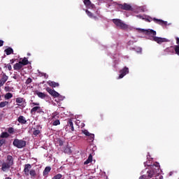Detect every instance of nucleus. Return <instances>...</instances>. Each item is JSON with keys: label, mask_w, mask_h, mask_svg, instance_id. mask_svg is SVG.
<instances>
[{"label": "nucleus", "mask_w": 179, "mask_h": 179, "mask_svg": "<svg viewBox=\"0 0 179 179\" xmlns=\"http://www.w3.org/2000/svg\"><path fill=\"white\" fill-rule=\"evenodd\" d=\"M140 31L141 33H144L146 36H150L149 39L152 40V41H155V43H157V44H162V43H169L170 40L166 38H160L157 37L156 36V31L153 29H140Z\"/></svg>", "instance_id": "nucleus-1"}, {"label": "nucleus", "mask_w": 179, "mask_h": 179, "mask_svg": "<svg viewBox=\"0 0 179 179\" xmlns=\"http://www.w3.org/2000/svg\"><path fill=\"white\" fill-rule=\"evenodd\" d=\"M160 169V164L159 163L153 164L150 165V169L146 171V174H143L139 177L138 179H150L153 177H156L159 170Z\"/></svg>", "instance_id": "nucleus-2"}, {"label": "nucleus", "mask_w": 179, "mask_h": 179, "mask_svg": "<svg viewBox=\"0 0 179 179\" xmlns=\"http://www.w3.org/2000/svg\"><path fill=\"white\" fill-rule=\"evenodd\" d=\"M113 23L117 26V27H119L121 30H127L128 29V24H125L122 20L120 19H113L112 20Z\"/></svg>", "instance_id": "nucleus-3"}, {"label": "nucleus", "mask_w": 179, "mask_h": 179, "mask_svg": "<svg viewBox=\"0 0 179 179\" xmlns=\"http://www.w3.org/2000/svg\"><path fill=\"white\" fill-rule=\"evenodd\" d=\"M13 145L15 146V148H17V149H22L26 147V141L15 138L13 142Z\"/></svg>", "instance_id": "nucleus-4"}, {"label": "nucleus", "mask_w": 179, "mask_h": 179, "mask_svg": "<svg viewBox=\"0 0 179 179\" xmlns=\"http://www.w3.org/2000/svg\"><path fill=\"white\" fill-rule=\"evenodd\" d=\"M152 20L155 22V23H157V24H161L162 26H163V24H165V25L167 24V21H164L163 20H159L156 18L152 19V17H149L145 18V22H148L149 23H150Z\"/></svg>", "instance_id": "nucleus-5"}, {"label": "nucleus", "mask_w": 179, "mask_h": 179, "mask_svg": "<svg viewBox=\"0 0 179 179\" xmlns=\"http://www.w3.org/2000/svg\"><path fill=\"white\" fill-rule=\"evenodd\" d=\"M0 167L1 171H3L4 173H6V171H9V169H10V165L8 164H6L5 162H2L0 160Z\"/></svg>", "instance_id": "nucleus-6"}, {"label": "nucleus", "mask_w": 179, "mask_h": 179, "mask_svg": "<svg viewBox=\"0 0 179 179\" xmlns=\"http://www.w3.org/2000/svg\"><path fill=\"white\" fill-rule=\"evenodd\" d=\"M65 130L69 132H73V131H75V127H73V122H72V120L69 119L68 120Z\"/></svg>", "instance_id": "nucleus-7"}, {"label": "nucleus", "mask_w": 179, "mask_h": 179, "mask_svg": "<svg viewBox=\"0 0 179 179\" xmlns=\"http://www.w3.org/2000/svg\"><path fill=\"white\" fill-rule=\"evenodd\" d=\"M119 73H120V76L118 77V79H122L124 76L127 75V73H129V69L125 66L119 71Z\"/></svg>", "instance_id": "nucleus-8"}, {"label": "nucleus", "mask_w": 179, "mask_h": 179, "mask_svg": "<svg viewBox=\"0 0 179 179\" xmlns=\"http://www.w3.org/2000/svg\"><path fill=\"white\" fill-rule=\"evenodd\" d=\"M45 90L52 97H59V93L57 92V91H55L50 87H46Z\"/></svg>", "instance_id": "nucleus-9"}, {"label": "nucleus", "mask_w": 179, "mask_h": 179, "mask_svg": "<svg viewBox=\"0 0 179 179\" xmlns=\"http://www.w3.org/2000/svg\"><path fill=\"white\" fill-rule=\"evenodd\" d=\"M15 103H17L18 106H20V107H22V108L26 107V105H24V103H26V99H24V98H22V97L16 98Z\"/></svg>", "instance_id": "nucleus-10"}, {"label": "nucleus", "mask_w": 179, "mask_h": 179, "mask_svg": "<svg viewBox=\"0 0 179 179\" xmlns=\"http://www.w3.org/2000/svg\"><path fill=\"white\" fill-rule=\"evenodd\" d=\"M8 79H9V77L6 76V73H3L0 79V87H2V86L6 83Z\"/></svg>", "instance_id": "nucleus-11"}, {"label": "nucleus", "mask_w": 179, "mask_h": 179, "mask_svg": "<svg viewBox=\"0 0 179 179\" xmlns=\"http://www.w3.org/2000/svg\"><path fill=\"white\" fill-rule=\"evenodd\" d=\"M13 69L14 71H17V72H22V70L23 69V66L20 63H16L13 65Z\"/></svg>", "instance_id": "nucleus-12"}, {"label": "nucleus", "mask_w": 179, "mask_h": 179, "mask_svg": "<svg viewBox=\"0 0 179 179\" xmlns=\"http://www.w3.org/2000/svg\"><path fill=\"white\" fill-rule=\"evenodd\" d=\"M6 162L7 164H9L11 167L13 166V157L11 155H7Z\"/></svg>", "instance_id": "nucleus-13"}, {"label": "nucleus", "mask_w": 179, "mask_h": 179, "mask_svg": "<svg viewBox=\"0 0 179 179\" xmlns=\"http://www.w3.org/2000/svg\"><path fill=\"white\" fill-rule=\"evenodd\" d=\"M120 6L123 10H131V9H132L131 5L125 3L124 4H120Z\"/></svg>", "instance_id": "nucleus-14"}, {"label": "nucleus", "mask_w": 179, "mask_h": 179, "mask_svg": "<svg viewBox=\"0 0 179 179\" xmlns=\"http://www.w3.org/2000/svg\"><path fill=\"white\" fill-rule=\"evenodd\" d=\"M30 169H31V165L29 164L24 165V172L25 176H29V173H30Z\"/></svg>", "instance_id": "nucleus-15"}, {"label": "nucleus", "mask_w": 179, "mask_h": 179, "mask_svg": "<svg viewBox=\"0 0 179 179\" xmlns=\"http://www.w3.org/2000/svg\"><path fill=\"white\" fill-rule=\"evenodd\" d=\"M17 121L20 122V124H22V125L27 124V120H26V118L23 115H20L17 118Z\"/></svg>", "instance_id": "nucleus-16"}, {"label": "nucleus", "mask_w": 179, "mask_h": 179, "mask_svg": "<svg viewBox=\"0 0 179 179\" xmlns=\"http://www.w3.org/2000/svg\"><path fill=\"white\" fill-rule=\"evenodd\" d=\"M47 83L49 86H50V87H59V83H55V81L49 80Z\"/></svg>", "instance_id": "nucleus-17"}, {"label": "nucleus", "mask_w": 179, "mask_h": 179, "mask_svg": "<svg viewBox=\"0 0 179 179\" xmlns=\"http://www.w3.org/2000/svg\"><path fill=\"white\" fill-rule=\"evenodd\" d=\"M164 51L166 54H174V46L168 47Z\"/></svg>", "instance_id": "nucleus-18"}, {"label": "nucleus", "mask_w": 179, "mask_h": 179, "mask_svg": "<svg viewBox=\"0 0 179 179\" xmlns=\"http://www.w3.org/2000/svg\"><path fill=\"white\" fill-rule=\"evenodd\" d=\"M84 4L87 8H93L94 7V4L92 3V1H90V0H84Z\"/></svg>", "instance_id": "nucleus-19"}, {"label": "nucleus", "mask_w": 179, "mask_h": 179, "mask_svg": "<svg viewBox=\"0 0 179 179\" xmlns=\"http://www.w3.org/2000/svg\"><path fill=\"white\" fill-rule=\"evenodd\" d=\"M51 171V167L50 166H46L43 172V176L44 177H48V173Z\"/></svg>", "instance_id": "nucleus-20"}, {"label": "nucleus", "mask_w": 179, "mask_h": 179, "mask_svg": "<svg viewBox=\"0 0 179 179\" xmlns=\"http://www.w3.org/2000/svg\"><path fill=\"white\" fill-rule=\"evenodd\" d=\"M34 94H37L38 97H39L40 99H45V97H47V94H44L43 92H40L38 91H35Z\"/></svg>", "instance_id": "nucleus-21"}, {"label": "nucleus", "mask_w": 179, "mask_h": 179, "mask_svg": "<svg viewBox=\"0 0 179 179\" xmlns=\"http://www.w3.org/2000/svg\"><path fill=\"white\" fill-rule=\"evenodd\" d=\"M19 62L22 66L29 65V60L27 59V57H24L22 61H20Z\"/></svg>", "instance_id": "nucleus-22"}, {"label": "nucleus", "mask_w": 179, "mask_h": 179, "mask_svg": "<svg viewBox=\"0 0 179 179\" xmlns=\"http://www.w3.org/2000/svg\"><path fill=\"white\" fill-rule=\"evenodd\" d=\"M6 52V55H10V54H13V49L12 48H8L4 50Z\"/></svg>", "instance_id": "nucleus-23"}, {"label": "nucleus", "mask_w": 179, "mask_h": 179, "mask_svg": "<svg viewBox=\"0 0 179 179\" xmlns=\"http://www.w3.org/2000/svg\"><path fill=\"white\" fill-rule=\"evenodd\" d=\"M12 97H13V94L10 92L6 93L4 96L6 100H9V99H12Z\"/></svg>", "instance_id": "nucleus-24"}, {"label": "nucleus", "mask_w": 179, "mask_h": 179, "mask_svg": "<svg viewBox=\"0 0 179 179\" xmlns=\"http://www.w3.org/2000/svg\"><path fill=\"white\" fill-rule=\"evenodd\" d=\"M9 104V102L7 101L0 102V108H3V107H6Z\"/></svg>", "instance_id": "nucleus-25"}, {"label": "nucleus", "mask_w": 179, "mask_h": 179, "mask_svg": "<svg viewBox=\"0 0 179 179\" xmlns=\"http://www.w3.org/2000/svg\"><path fill=\"white\" fill-rule=\"evenodd\" d=\"M88 141L90 143L93 142V141H94V135L93 134H91L88 136Z\"/></svg>", "instance_id": "nucleus-26"}, {"label": "nucleus", "mask_w": 179, "mask_h": 179, "mask_svg": "<svg viewBox=\"0 0 179 179\" xmlns=\"http://www.w3.org/2000/svg\"><path fill=\"white\" fill-rule=\"evenodd\" d=\"M1 138H9V134L8 132H2L1 134Z\"/></svg>", "instance_id": "nucleus-27"}, {"label": "nucleus", "mask_w": 179, "mask_h": 179, "mask_svg": "<svg viewBox=\"0 0 179 179\" xmlns=\"http://www.w3.org/2000/svg\"><path fill=\"white\" fill-rule=\"evenodd\" d=\"M40 106H35L31 110V114H33V113H36L38 110H40Z\"/></svg>", "instance_id": "nucleus-28"}, {"label": "nucleus", "mask_w": 179, "mask_h": 179, "mask_svg": "<svg viewBox=\"0 0 179 179\" xmlns=\"http://www.w3.org/2000/svg\"><path fill=\"white\" fill-rule=\"evenodd\" d=\"M173 51H175L177 55H179V46L175 45L173 47Z\"/></svg>", "instance_id": "nucleus-29"}, {"label": "nucleus", "mask_w": 179, "mask_h": 179, "mask_svg": "<svg viewBox=\"0 0 179 179\" xmlns=\"http://www.w3.org/2000/svg\"><path fill=\"white\" fill-rule=\"evenodd\" d=\"M85 13H87V16L92 19L93 17V13L89 11V10H85Z\"/></svg>", "instance_id": "nucleus-30"}, {"label": "nucleus", "mask_w": 179, "mask_h": 179, "mask_svg": "<svg viewBox=\"0 0 179 179\" xmlns=\"http://www.w3.org/2000/svg\"><path fill=\"white\" fill-rule=\"evenodd\" d=\"M8 134H13L15 132V129L13 127L7 128Z\"/></svg>", "instance_id": "nucleus-31"}, {"label": "nucleus", "mask_w": 179, "mask_h": 179, "mask_svg": "<svg viewBox=\"0 0 179 179\" xmlns=\"http://www.w3.org/2000/svg\"><path fill=\"white\" fill-rule=\"evenodd\" d=\"M29 174L31 177H36V171L34 169H31L29 171Z\"/></svg>", "instance_id": "nucleus-32"}, {"label": "nucleus", "mask_w": 179, "mask_h": 179, "mask_svg": "<svg viewBox=\"0 0 179 179\" xmlns=\"http://www.w3.org/2000/svg\"><path fill=\"white\" fill-rule=\"evenodd\" d=\"M61 124V122H59V120H56L53 122L52 125L55 127H57V125H59Z\"/></svg>", "instance_id": "nucleus-33"}, {"label": "nucleus", "mask_w": 179, "mask_h": 179, "mask_svg": "<svg viewBox=\"0 0 179 179\" xmlns=\"http://www.w3.org/2000/svg\"><path fill=\"white\" fill-rule=\"evenodd\" d=\"M5 143H6V140H5V138L0 139V148L5 145Z\"/></svg>", "instance_id": "nucleus-34"}, {"label": "nucleus", "mask_w": 179, "mask_h": 179, "mask_svg": "<svg viewBox=\"0 0 179 179\" xmlns=\"http://www.w3.org/2000/svg\"><path fill=\"white\" fill-rule=\"evenodd\" d=\"M40 134H41V131L38 129H36V130L34 131V132H33V135L34 136H37V135H40Z\"/></svg>", "instance_id": "nucleus-35"}, {"label": "nucleus", "mask_w": 179, "mask_h": 179, "mask_svg": "<svg viewBox=\"0 0 179 179\" xmlns=\"http://www.w3.org/2000/svg\"><path fill=\"white\" fill-rule=\"evenodd\" d=\"M64 153H72V150L69 147H66L64 149Z\"/></svg>", "instance_id": "nucleus-36"}, {"label": "nucleus", "mask_w": 179, "mask_h": 179, "mask_svg": "<svg viewBox=\"0 0 179 179\" xmlns=\"http://www.w3.org/2000/svg\"><path fill=\"white\" fill-rule=\"evenodd\" d=\"M33 82V80L31 78H28L25 82L26 85H30Z\"/></svg>", "instance_id": "nucleus-37"}, {"label": "nucleus", "mask_w": 179, "mask_h": 179, "mask_svg": "<svg viewBox=\"0 0 179 179\" xmlns=\"http://www.w3.org/2000/svg\"><path fill=\"white\" fill-rule=\"evenodd\" d=\"M83 134L86 135V136H89L91 134L87 130H82Z\"/></svg>", "instance_id": "nucleus-38"}, {"label": "nucleus", "mask_w": 179, "mask_h": 179, "mask_svg": "<svg viewBox=\"0 0 179 179\" xmlns=\"http://www.w3.org/2000/svg\"><path fill=\"white\" fill-rule=\"evenodd\" d=\"M57 143H59V146H62L64 145V141L62 140L57 141Z\"/></svg>", "instance_id": "nucleus-39"}, {"label": "nucleus", "mask_w": 179, "mask_h": 179, "mask_svg": "<svg viewBox=\"0 0 179 179\" xmlns=\"http://www.w3.org/2000/svg\"><path fill=\"white\" fill-rule=\"evenodd\" d=\"M6 66H7L8 71H12V65H10V64H8L6 65Z\"/></svg>", "instance_id": "nucleus-40"}, {"label": "nucleus", "mask_w": 179, "mask_h": 179, "mask_svg": "<svg viewBox=\"0 0 179 179\" xmlns=\"http://www.w3.org/2000/svg\"><path fill=\"white\" fill-rule=\"evenodd\" d=\"M89 163H92V161L87 158V159L84 162V164H89Z\"/></svg>", "instance_id": "nucleus-41"}, {"label": "nucleus", "mask_w": 179, "mask_h": 179, "mask_svg": "<svg viewBox=\"0 0 179 179\" xmlns=\"http://www.w3.org/2000/svg\"><path fill=\"white\" fill-rule=\"evenodd\" d=\"M91 19H94V20H99V17H97L96 15H93V17H91Z\"/></svg>", "instance_id": "nucleus-42"}, {"label": "nucleus", "mask_w": 179, "mask_h": 179, "mask_svg": "<svg viewBox=\"0 0 179 179\" xmlns=\"http://www.w3.org/2000/svg\"><path fill=\"white\" fill-rule=\"evenodd\" d=\"M88 159L91 160L92 162H93V156L92 155V154H90V155L88 157Z\"/></svg>", "instance_id": "nucleus-43"}, {"label": "nucleus", "mask_w": 179, "mask_h": 179, "mask_svg": "<svg viewBox=\"0 0 179 179\" xmlns=\"http://www.w3.org/2000/svg\"><path fill=\"white\" fill-rule=\"evenodd\" d=\"M176 44H178V45H176V46H179V38L176 37Z\"/></svg>", "instance_id": "nucleus-44"}, {"label": "nucleus", "mask_w": 179, "mask_h": 179, "mask_svg": "<svg viewBox=\"0 0 179 179\" xmlns=\"http://www.w3.org/2000/svg\"><path fill=\"white\" fill-rule=\"evenodd\" d=\"M141 10H142L143 12H146V7H145V6L142 7V8H141Z\"/></svg>", "instance_id": "nucleus-45"}, {"label": "nucleus", "mask_w": 179, "mask_h": 179, "mask_svg": "<svg viewBox=\"0 0 179 179\" xmlns=\"http://www.w3.org/2000/svg\"><path fill=\"white\" fill-rule=\"evenodd\" d=\"M10 64H15V59H12L10 60Z\"/></svg>", "instance_id": "nucleus-46"}, {"label": "nucleus", "mask_w": 179, "mask_h": 179, "mask_svg": "<svg viewBox=\"0 0 179 179\" xmlns=\"http://www.w3.org/2000/svg\"><path fill=\"white\" fill-rule=\"evenodd\" d=\"M32 105L33 106H40V103H39L33 102Z\"/></svg>", "instance_id": "nucleus-47"}, {"label": "nucleus", "mask_w": 179, "mask_h": 179, "mask_svg": "<svg viewBox=\"0 0 179 179\" xmlns=\"http://www.w3.org/2000/svg\"><path fill=\"white\" fill-rule=\"evenodd\" d=\"M3 45V41L0 40V47H2Z\"/></svg>", "instance_id": "nucleus-48"}, {"label": "nucleus", "mask_w": 179, "mask_h": 179, "mask_svg": "<svg viewBox=\"0 0 179 179\" xmlns=\"http://www.w3.org/2000/svg\"><path fill=\"white\" fill-rule=\"evenodd\" d=\"M8 89H9V87H5V90H6V92H8Z\"/></svg>", "instance_id": "nucleus-49"}, {"label": "nucleus", "mask_w": 179, "mask_h": 179, "mask_svg": "<svg viewBox=\"0 0 179 179\" xmlns=\"http://www.w3.org/2000/svg\"><path fill=\"white\" fill-rule=\"evenodd\" d=\"M137 17H140V19H142V15H137Z\"/></svg>", "instance_id": "nucleus-50"}, {"label": "nucleus", "mask_w": 179, "mask_h": 179, "mask_svg": "<svg viewBox=\"0 0 179 179\" xmlns=\"http://www.w3.org/2000/svg\"><path fill=\"white\" fill-rule=\"evenodd\" d=\"M5 179H12V178H10V177H7V178H6Z\"/></svg>", "instance_id": "nucleus-51"}, {"label": "nucleus", "mask_w": 179, "mask_h": 179, "mask_svg": "<svg viewBox=\"0 0 179 179\" xmlns=\"http://www.w3.org/2000/svg\"><path fill=\"white\" fill-rule=\"evenodd\" d=\"M138 52H142V48H140V50H139Z\"/></svg>", "instance_id": "nucleus-52"}, {"label": "nucleus", "mask_w": 179, "mask_h": 179, "mask_svg": "<svg viewBox=\"0 0 179 179\" xmlns=\"http://www.w3.org/2000/svg\"><path fill=\"white\" fill-rule=\"evenodd\" d=\"M149 170V169H148ZM148 169H145L144 171H143V173H145H145H146V171H148Z\"/></svg>", "instance_id": "nucleus-53"}, {"label": "nucleus", "mask_w": 179, "mask_h": 179, "mask_svg": "<svg viewBox=\"0 0 179 179\" xmlns=\"http://www.w3.org/2000/svg\"><path fill=\"white\" fill-rule=\"evenodd\" d=\"M13 79H17V77L16 76H13Z\"/></svg>", "instance_id": "nucleus-54"}, {"label": "nucleus", "mask_w": 179, "mask_h": 179, "mask_svg": "<svg viewBox=\"0 0 179 179\" xmlns=\"http://www.w3.org/2000/svg\"><path fill=\"white\" fill-rule=\"evenodd\" d=\"M1 99H2V96L0 95V101L1 100Z\"/></svg>", "instance_id": "nucleus-55"}, {"label": "nucleus", "mask_w": 179, "mask_h": 179, "mask_svg": "<svg viewBox=\"0 0 179 179\" xmlns=\"http://www.w3.org/2000/svg\"><path fill=\"white\" fill-rule=\"evenodd\" d=\"M27 55H30V53H28Z\"/></svg>", "instance_id": "nucleus-56"}, {"label": "nucleus", "mask_w": 179, "mask_h": 179, "mask_svg": "<svg viewBox=\"0 0 179 179\" xmlns=\"http://www.w3.org/2000/svg\"><path fill=\"white\" fill-rule=\"evenodd\" d=\"M89 179H92V178H89Z\"/></svg>", "instance_id": "nucleus-57"}]
</instances>
